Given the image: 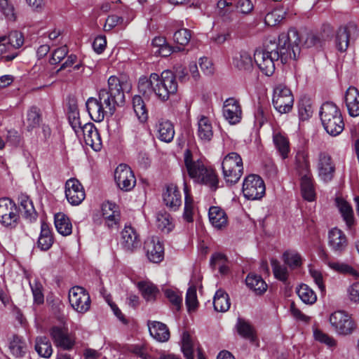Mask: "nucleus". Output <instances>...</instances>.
Returning a JSON list of instances; mask_svg holds the SVG:
<instances>
[{
	"mask_svg": "<svg viewBox=\"0 0 359 359\" xmlns=\"http://www.w3.org/2000/svg\"><path fill=\"white\" fill-rule=\"evenodd\" d=\"M320 117L324 129L329 135L337 136L343 131V118L339 109L334 103H324L320 111Z\"/></svg>",
	"mask_w": 359,
	"mask_h": 359,
	"instance_id": "3",
	"label": "nucleus"
},
{
	"mask_svg": "<svg viewBox=\"0 0 359 359\" xmlns=\"http://www.w3.org/2000/svg\"><path fill=\"white\" fill-rule=\"evenodd\" d=\"M150 335L159 342L167 341L170 339V332L165 324L158 321H149Z\"/></svg>",
	"mask_w": 359,
	"mask_h": 359,
	"instance_id": "26",
	"label": "nucleus"
},
{
	"mask_svg": "<svg viewBox=\"0 0 359 359\" xmlns=\"http://www.w3.org/2000/svg\"><path fill=\"white\" fill-rule=\"evenodd\" d=\"M191 37V32L187 29H181L175 32L173 39L174 41L181 45L186 46L189 43Z\"/></svg>",
	"mask_w": 359,
	"mask_h": 359,
	"instance_id": "58",
	"label": "nucleus"
},
{
	"mask_svg": "<svg viewBox=\"0 0 359 359\" xmlns=\"http://www.w3.org/2000/svg\"><path fill=\"white\" fill-rule=\"evenodd\" d=\"M182 351L187 359H194L193 343L188 332L184 331L182 335Z\"/></svg>",
	"mask_w": 359,
	"mask_h": 359,
	"instance_id": "51",
	"label": "nucleus"
},
{
	"mask_svg": "<svg viewBox=\"0 0 359 359\" xmlns=\"http://www.w3.org/2000/svg\"><path fill=\"white\" fill-rule=\"evenodd\" d=\"M6 140L8 145L17 147L20 145L22 138L18 131L15 129H11L7 130Z\"/></svg>",
	"mask_w": 359,
	"mask_h": 359,
	"instance_id": "61",
	"label": "nucleus"
},
{
	"mask_svg": "<svg viewBox=\"0 0 359 359\" xmlns=\"http://www.w3.org/2000/svg\"><path fill=\"white\" fill-rule=\"evenodd\" d=\"M156 224L158 229L166 233L170 232L174 227L172 218L166 212H160L156 214Z\"/></svg>",
	"mask_w": 359,
	"mask_h": 359,
	"instance_id": "40",
	"label": "nucleus"
},
{
	"mask_svg": "<svg viewBox=\"0 0 359 359\" xmlns=\"http://www.w3.org/2000/svg\"><path fill=\"white\" fill-rule=\"evenodd\" d=\"M254 57L247 51L242 50L235 54L233 57L232 64L238 71L250 74L254 69Z\"/></svg>",
	"mask_w": 359,
	"mask_h": 359,
	"instance_id": "19",
	"label": "nucleus"
},
{
	"mask_svg": "<svg viewBox=\"0 0 359 359\" xmlns=\"http://www.w3.org/2000/svg\"><path fill=\"white\" fill-rule=\"evenodd\" d=\"M329 321L338 334H350L355 328V324L351 316L343 311L333 312L330 316Z\"/></svg>",
	"mask_w": 359,
	"mask_h": 359,
	"instance_id": "9",
	"label": "nucleus"
},
{
	"mask_svg": "<svg viewBox=\"0 0 359 359\" xmlns=\"http://www.w3.org/2000/svg\"><path fill=\"white\" fill-rule=\"evenodd\" d=\"M18 207L13 208L6 215L0 219V222L6 227L15 228L19 221Z\"/></svg>",
	"mask_w": 359,
	"mask_h": 359,
	"instance_id": "55",
	"label": "nucleus"
},
{
	"mask_svg": "<svg viewBox=\"0 0 359 359\" xmlns=\"http://www.w3.org/2000/svg\"><path fill=\"white\" fill-rule=\"evenodd\" d=\"M318 170L319 177L324 182H327L332 180L335 172V166L328 154L325 152L319 154Z\"/></svg>",
	"mask_w": 359,
	"mask_h": 359,
	"instance_id": "13",
	"label": "nucleus"
},
{
	"mask_svg": "<svg viewBox=\"0 0 359 359\" xmlns=\"http://www.w3.org/2000/svg\"><path fill=\"white\" fill-rule=\"evenodd\" d=\"M344 100L348 114L352 117L359 116V91L353 87L350 86L346 91Z\"/></svg>",
	"mask_w": 359,
	"mask_h": 359,
	"instance_id": "20",
	"label": "nucleus"
},
{
	"mask_svg": "<svg viewBox=\"0 0 359 359\" xmlns=\"http://www.w3.org/2000/svg\"><path fill=\"white\" fill-rule=\"evenodd\" d=\"M65 196L68 202L72 205H78L85 199L84 189L78 180L71 178L66 182Z\"/></svg>",
	"mask_w": 359,
	"mask_h": 359,
	"instance_id": "11",
	"label": "nucleus"
},
{
	"mask_svg": "<svg viewBox=\"0 0 359 359\" xmlns=\"http://www.w3.org/2000/svg\"><path fill=\"white\" fill-rule=\"evenodd\" d=\"M55 226L57 232L62 236H69L72 232V225L69 218L62 212L55 215Z\"/></svg>",
	"mask_w": 359,
	"mask_h": 359,
	"instance_id": "33",
	"label": "nucleus"
},
{
	"mask_svg": "<svg viewBox=\"0 0 359 359\" xmlns=\"http://www.w3.org/2000/svg\"><path fill=\"white\" fill-rule=\"evenodd\" d=\"M0 9L6 18L11 21H15L16 15L13 4L8 0H0Z\"/></svg>",
	"mask_w": 359,
	"mask_h": 359,
	"instance_id": "59",
	"label": "nucleus"
},
{
	"mask_svg": "<svg viewBox=\"0 0 359 359\" xmlns=\"http://www.w3.org/2000/svg\"><path fill=\"white\" fill-rule=\"evenodd\" d=\"M184 191L185 194L184 217L187 222H190L193 220L194 206L192 199L189 196V190L186 182L184 183Z\"/></svg>",
	"mask_w": 359,
	"mask_h": 359,
	"instance_id": "53",
	"label": "nucleus"
},
{
	"mask_svg": "<svg viewBox=\"0 0 359 359\" xmlns=\"http://www.w3.org/2000/svg\"><path fill=\"white\" fill-rule=\"evenodd\" d=\"M68 118L72 128L78 135L83 126L80 121L79 109L75 104L70 105L69 107Z\"/></svg>",
	"mask_w": 359,
	"mask_h": 359,
	"instance_id": "47",
	"label": "nucleus"
},
{
	"mask_svg": "<svg viewBox=\"0 0 359 359\" xmlns=\"http://www.w3.org/2000/svg\"><path fill=\"white\" fill-rule=\"evenodd\" d=\"M163 201L166 206L176 210L182 204V196L176 185L171 184L167 186L163 194Z\"/></svg>",
	"mask_w": 359,
	"mask_h": 359,
	"instance_id": "24",
	"label": "nucleus"
},
{
	"mask_svg": "<svg viewBox=\"0 0 359 359\" xmlns=\"http://www.w3.org/2000/svg\"><path fill=\"white\" fill-rule=\"evenodd\" d=\"M68 299L72 309L79 313L90 310L91 299L87 290L81 286H74L69 291Z\"/></svg>",
	"mask_w": 359,
	"mask_h": 359,
	"instance_id": "7",
	"label": "nucleus"
},
{
	"mask_svg": "<svg viewBox=\"0 0 359 359\" xmlns=\"http://www.w3.org/2000/svg\"><path fill=\"white\" fill-rule=\"evenodd\" d=\"M54 242L53 233L49 225L42 222L41 224V232L38 238L37 245L43 251L49 250Z\"/></svg>",
	"mask_w": 359,
	"mask_h": 359,
	"instance_id": "31",
	"label": "nucleus"
},
{
	"mask_svg": "<svg viewBox=\"0 0 359 359\" xmlns=\"http://www.w3.org/2000/svg\"><path fill=\"white\" fill-rule=\"evenodd\" d=\"M300 181L301 191L304 198L309 201H313L315 199L316 194L312 176L300 178Z\"/></svg>",
	"mask_w": 359,
	"mask_h": 359,
	"instance_id": "43",
	"label": "nucleus"
},
{
	"mask_svg": "<svg viewBox=\"0 0 359 359\" xmlns=\"http://www.w3.org/2000/svg\"><path fill=\"white\" fill-rule=\"evenodd\" d=\"M35 350L37 353L43 358H48L53 353V348L50 340L45 336L36 338Z\"/></svg>",
	"mask_w": 359,
	"mask_h": 359,
	"instance_id": "36",
	"label": "nucleus"
},
{
	"mask_svg": "<svg viewBox=\"0 0 359 359\" xmlns=\"http://www.w3.org/2000/svg\"><path fill=\"white\" fill-rule=\"evenodd\" d=\"M265 184L257 175H248L243 180L242 191L248 200H259L265 194Z\"/></svg>",
	"mask_w": 359,
	"mask_h": 359,
	"instance_id": "8",
	"label": "nucleus"
},
{
	"mask_svg": "<svg viewBox=\"0 0 359 359\" xmlns=\"http://www.w3.org/2000/svg\"><path fill=\"white\" fill-rule=\"evenodd\" d=\"M213 305L215 310L218 312L227 311L231 306L229 294L224 290L219 289L215 294Z\"/></svg>",
	"mask_w": 359,
	"mask_h": 359,
	"instance_id": "34",
	"label": "nucleus"
},
{
	"mask_svg": "<svg viewBox=\"0 0 359 359\" xmlns=\"http://www.w3.org/2000/svg\"><path fill=\"white\" fill-rule=\"evenodd\" d=\"M285 14V12L281 9L276 8L266 15L264 18L265 24L271 27L276 26L284 18Z\"/></svg>",
	"mask_w": 359,
	"mask_h": 359,
	"instance_id": "56",
	"label": "nucleus"
},
{
	"mask_svg": "<svg viewBox=\"0 0 359 359\" xmlns=\"http://www.w3.org/2000/svg\"><path fill=\"white\" fill-rule=\"evenodd\" d=\"M271 264L275 277L283 282H285L288 277L287 268L280 264L276 259H271Z\"/></svg>",
	"mask_w": 359,
	"mask_h": 359,
	"instance_id": "54",
	"label": "nucleus"
},
{
	"mask_svg": "<svg viewBox=\"0 0 359 359\" xmlns=\"http://www.w3.org/2000/svg\"><path fill=\"white\" fill-rule=\"evenodd\" d=\"M348 241L345 233L337 228L332 229L328 233V245L336 254H341L347 247Z\"/></svg>",
	"mask_w": 359,
	"mask_h": 359,
	"instance_id": "18",
	"label": "nucleus"
},
{
	"mask_svg": "<svg viewBox=\"0 0 359 359\" xmlns=\"http://www.w3.org/2000/svg\"><path fill=\"white\" fill-rule=\"evenodd\" d=\"M112 205H105L102 207V216L105 224L109 228L116 227L120 220V214L112 208Z\"/></svg>",
	"mask_w": 359,
	"mask_h": 359,
	"instance_id": "37",
	"label": "nucleus"
},
{
	"mask_svg": "<svg viewBox=\"0 0 359 359\" xmlns=\"http://www.w3.org/2000/svg\"><path fill=\"white\" fill-rule=\"evenodd\" d=\"M222 168L224 179L228 185L236 184L243 174V163L236 152L226 154L222 161Z\"/></svg>",
	"mask_w": 359,
	"mask_h": 359,
	"instance_id": "4",
	"label": "nucleus"
},
{
	"mask_svg": "<svg viewBox=\"0 0 359 359\" xmlns=\"http://www.w3.org/2000/svg\"><path fill=\"white\" fill-rule=\"evenodd\" d=\"M294 98L290 89L285 84L279 83L273 89L272 103L280 114L289 112L293 105Z\"/></svg>",
	"mask_w": 359,
	"mask_h": 359,
	"instance_id": "6",
	"label": "nucleus"
},
{
	"mask_svg": "<svg viewBox=\"0 0 359 359\" xmlns=\"http://www.w3.org/2000/svg\"><path fill=\"white\" fill-rule=\"evenodd\" d=\"M137 285L142 296L147 301L154 299L156 294L158 292L157 287L151 283L142 281L139 282Z\"/></svg>",
	"mask_w": 359,
	"mask_h": 359,
	"instance_id": "49",
	"label": "nucleus"
},
{
	"mask_svg": "<svg viewBox=\"0 0 359 359\" xmlns=\"http://www.w3.org/2000/svg\"><path fill=\"white\" fill-rule=\"evenodd\" d=\"M197 135L203 142H208L211 140L213 136L212 126L210 119L202 115L198 119Z\"/></svg>",
	"mask_w": 359,
	"mask_h": 359,
	"instance_id": "29",
	"label": "nucleus"
},
{
	"mask_svg": "<svg viewBox=\"0 0 359 359\" xmlns=\"http://www.w3.org/2000/svg\"><path fill=\"white\" fill-rule=\"evenodd\" d=\"M328 265L336 271L358 276V272L348 264L339 262H329Z\"/></svg>",
	"mask_w": 359,
	"mask_h": 359,
	"instance_id": "63",
	"label": "nucleus"
},
{
	"mask_svg": "<svg viewBox=\"0 0 359 359\" xmlns=\"http://www.w3.org/2000/svg\"><path fill=\"white\" fill-rule=\"evenodd\" d=\"M157 137L165 142H170L175 135V130L172 123L169 121H161L156 125Z\"/></svg>",
	"mask_w": 359,
	"mask_h": 359,
	"instance_id": "32",
	"label": "nucleus"
},
{
	"mask_svg": "<svg viewBox=\"0 0 359 359\" xmlns=\"http://www.w3.org/2000/svg\"><path fill=\"white\" fill-rule=\"evenodd\" d=\"M50 336L57 346H60L65 350L71 349L74 341L70 336L62 328L54 327L50 330Z\"/></svg>",
	"mask_w": 359,
	"mask_h": 359,
	"instance_id": "25",
	"label": "nucleus"
},
{
	"mask_svg": "<svg viewBox=\"0 0 359 359\" xmlns=\"http://www.w3.org/2000/svg\"><path fill=\"white\" fill-rule=\"evenodd\" d=\"M121 245L126 252H133L140 247V239L136 230L130 225L121 231Z\"/></svg>",
	"mask_w": 359,
	"mask_h": 359,
	"instance_id": "14",
	"label": "nucleus"
},
{
	"mask_svg": "<svg viewBox=\"0 0 359 359\" xmlns=\"http://www.w3.org/2000/svg\"><path fill=\"white\" fill-rule=\"evenodd\" d=\"M357 29L354 25L340 27L336 35V46L340 52L347 50L350 40L357 36Z\"/></svg>",
	"mask_w": 359,
	"mask_h": 359,
	"instance_id": "17",
	"label": "nucleus"
},
{
	"mask_svg": "<svg viewBox=\"0 0 359 359\" xmlns=\"http://www.w3.org/2000/svg\"><path fill=\"white\" fill-rule=\"evenodd\" d=\"M114 180L117 186L124 191L132 190L136 184V180L132 170L126 164H120L116 168Z\"/></svg>",
	"mask_w": 359,
	"mask_h": 359,
	"instance_id": "10",
	"label": "nucleus"
},
{
	"mask_svg": "<svg viewBox=\"0 0 359 359\" xmlns=\"http://www.w3.org/2000/svg\"><path fill=\"white\" fill-rule=\"evenodd\" d=\"M299 41L296 29H290L287 33L283 32L278 36V42L269 41L262 48H257L254 53V61L261 72L271 76L276 69V62L280 59L283 64L289 60H296L299 56Z\"/></svg>",
	"mask_w": 359,
	"mask_h": 359,
	"instance_id": "1",
	"label": "nucleus"
},
{
	"mask_svg": "<svg viewBox=\"0 0 359 359\" xmlns=\"http://www.w3.org/2000/svg\"><path fill=\"white\" fill-rule=\"evenodd\" d=\"M223 116L231 125L238 123L242 118L241 106L234 97L227 98L223 104Z\"/></svg>",
	"mask_w": 359,
	"mask_h": 359,
	"instance_id": "12",
	"label": "nucleus"
},
{
	"mask_svg": "<svg viewBox=\"0 0 359 359\" xmlns=\"http://www.w3.org/2000/svg\"><path fill=\"white\" fill-rule=\"evenodd\" d=\"M6 41L12 48H19L24 43V38L22 33L18 31L11 32L8 36H0V41Z\"/></svg>",
	"mask_w": 359,
	"mask_h": 359,
	"instance_id": "50",
	"label": "nucleus"
},
{
	"mask_svg": "<svg viewBox=\"0 0 359 359\" xmlns=\"http://www.w3.org/2000/svg\"><path fill=\"white\" fill-rule=\"evenodd\" d=\"M295 170L300 178L312 176L308 154L299 151L295 156Z\"/></svg>",
	"mask_w": 359,
	"mask_h": 359,
	"instance_id": "28",
	"label": "nucleus"
},
{
	"mask_svg": "<svg viewBox=\"0 0 359 359\" xmlns=\"http://www.w3.org/2000/svg\"><path fill=\"white\" fill-rule=\"evenodd\" d=\"M18 199L21 211L23 212V217L29 221L36 219V212L29 198L26 195H21Z\"/></svg>",
	"mask_w": 359,
	"mask_h": 359,
	"instance_id": "38",
	"label": "nucleus"
},
{
	"mask_svg": "<svg viewBox=\"0 0 359 359\" xmlns=\"http://www.w3.org/2000/svg\"><path fill=\"white\" fill-rule=\"evenodd\" d=\"M11 353L16 358L22 357L27 351V345L22 337L13 335L9 342Z\"/></svg>",
	"mask_w": 359,
	"mask_h": 359,
	"instance_id": "39",
	"label": "nucleus"
},
{
	"mask_svg": "<svg viewBox=\"0 0 359 359\" xmlns=\"http://www.w3.org/2000/svg\"><path fill=\"white\" fill-rule=\"evenodd\" d=\"M157 79V74L152 73L149 77H141L138 81V90L144 97L149 99L153 95L156 96L155 81Z\"/></svg>",
	"mask_w": 359,
	"mask_h": 359,
	"instance_id": "27",
	"label": "nucleus"
},
{
	"mask_svg": "<svg viewBox=\"0 0 359 359\" xmlns=\"http://www.w3.org/2000/svg\"><path fill=\"white\" fill-rule=\"evenodd\" d=\"M246 285L257 294H262L266 292L267 285L260 276L250 273L245 279Z\"/></svg>",
	"mask_w": 359,
	"mask_h": 359,
	"instance_id": "35",
	"label": "nucleus"
},
{
	"mask_svg": "<svg viewBox=\"0 0 359 359\" xmlns=\"http://www.w3.org/2000/svg\"><path fill=\"white\" fill-rule=\"evenodd\" d=\"M283 259L285 264L292 269H297L302 265V257L296 252H285L283 255Z\"/></svg>",
	"mask_w": 359,
	"mask_h": 359,
	"instance_id": "52",
	"label": "nucleus"
},
{
	"mask_svg": "<svg viewBox=\"0 0 359 359\" xmlns=\"http://www.w3.org/2000/svg\"><path fill=\"white\" fill-rule=\"evenodd\" d=\"M123 83L118 77L111 76L108 79V88L107 91L111 93L113 95L118 97L119 99L125 100V95L123 93L124 86Z\"/></svg>",
	"mask_w": 359,
	"mask_h": 359,
	"instance_id": "41",
	"label": "nucleus"
},
{
	"mask_svg": "<svg viewBox=\"0 0 359 359\" xmlns=\"http://www.w3.org/2000/svg\"><path fill=\"white\" fill-rule=\"evenodd\" d=\"M273 140L283 158H286L290 151L289 141L287 137L281 133H276L273 135Z\"/></svg>",
	"mask_w": 359,
	"mask_h": 359,
	"instance_id": "45",
	"label": "nucleus"
},
{
	"mask_svg": "<svg viewBox=\"0 0 359 359\" xmlns=\"http://www.w3.org/2000/svg\"><path fill=\"white\" fill-rule=\"evenodd\" d=\"M208 217L212 225L217 229H220L227 225V215L224 210L219 207H210L209 208Z\"/></svg>",
	"mask_w": 359,
	"mask_h": 359,
	"instance_id": "30",
	"label": "nucleus"
},
{
	"mask_svg": "<svg viewBox=\"0 0 359 359\" xmlns=\"http://www.w3.org/2000/svg\"><path fill=\"white\" fill-rule=\"evenodd\" d=\"M337 203L339 211L344 220L346 222L347 227L348 229H351L355 223L353 210L351 206L346 201L343 200H338Z\"/></svg>",
	"mask_w": 359,
	"mask_h": 359,
	"instance_id": "42",
	"label": "nucleus"
},
{
	"mask_svg": "<svg viewBox=\"0 0 359 359\" xmlns=\"http://www.w3.org/2000/svg\"><path fill=\"white\" fill-rule=\"evenodd\" d=\"M42 121V113L39 108L36 106L30 107L27 112L23 124L25 130L32 133L34 129L39 127Z\"/></svg>",
	"mask_w": 359,
	"mask_h": 359,
	"instance_id": "21",
	"label": "nucleus"
},
{
	"mask_svg": "<svg viewBox=\"0 0 359 359\" xmlns=\"http://www.w3.org/2000/svg\"><path fill=\"white\" fill-rule=\"evenodd\" d=\"M184 164L189 177L196 182L203 184L212 190L218 187L219 180L215 172L207 168L200 159L194 160L189 149L184 154Z\"/></svg>",
	"mask_w": 359,
	"mask_h": 359,
	"instance_id": "2",
	"label": "nucleus"
},
{
	"mask_svg": "<svg viewBox=\"0 0 359 359\" xmlns=\"http://www.w3.org/2000/svg\"><path fill=\"white\" fill-rule=\"evenodd\" d=\"M165 294L169 301L179 310L182 303V297L179 292L170 289L165 290Z\"/></svg>",
	"mask_w": 359,
	"mask_h": 359,
	"instance_id": "64",
	"label": "nucleus"
},
{
	"mask_svg": "<svg viewBox=\"0 0 359 359\" xmlns=\"http://www.w3.org/2000/svg\"><path fill=\"white\" fill-rule=\"evenodd\" d=\"M97 100L111 115L114 114L116 105L123 104L124 103L123 100L119 99L111 93L108 92L107 88L101 89L99 91Z\"/></svg>",
	"mask_w": 359,
	"mask_h": 359,
	"instance_id": "22",
	"label": "nucleus"
},
{
	"mask_svg": "<svg viewBox=\"0 0 359 359\" xmlns=\"http://www.w3.org/2000/svg\"><path fill=\"white\" fill-rule=\"evenodd\" d=\"M87 145L91 147L95 151H100L102 148L100 135L93 123H85L80 130Z\"/></svg>",
	"mask_w": 359,
	"mask_h": 359,
	"instance_id": "16",
	"label": "nucleus"
},
{
	"mask_svg": "<svg viewBox=\"0 0 359 359\" xmlns=\"http://www.w3.org/2000/svg\"><path fill=\"white\" fill-rule=\"evenodd\" d=\"M86 106L90 117L95 122H101L105 114L108 112L101 102L95 97H89L86 102Z\"/></svg>",
	"mask_w": 359,
	"mask_h": 359,
	"instance_id": "23",
	"label": "nucleus"
},
{
	"mask_svg": "<svg viewBox=\"0 0 359 359\" xmlns=\"http://www.w3.org/2000/svg\"><path fill=\"white\" fill-rule=\"evenodd\" d=\"M133 105L134 111L141 122H144L147 119V111L144 102L140 95H135L133 98Z\"/></svg>",
	"mask_w": 359,
	"mask_h": 359,
	"instance_id": "48",
	"label": "nucleus"
},
{
	"mask_svg": "<svg viewBox=\"0 0 359 359\" xmlns=\"http://www.w3.org/2000/svg\"><path fill=\"white\" fill-rule=\"evenodd\" d=\"M236 329L238 334L245 339H249L251 342L256 340L252 327L245 320L238 318L236 323Z\"/></svg>",
	"mask_w": 359,
	"mask_h": 359,
	"instance_id": "44",
	"label": "nucleus"
},
{
	"mask_svg": "<svg viewBox=\"0 0 359 359\" xmlns=\"http://www.w3.org/2000/svg\"><path fill=\"white\" fill-rule=\"evenodd\" d=\"M313 336L316 340L326 344L328 347L332 348L337 346V341L332 337L329 336L320 330H315L313 331Z\"/></svg>",
	"mask_w": 359,
	"mask_h": 359,
	"instance_id": "57",
	"label": "nucleus"
},
{
	"mask_svg": "<svg viewBox=\"0 0 359 359\" xmlns=\"http://www.w3.org/2000/svg\"><path fill=\"white\" fill-rule=\"evenodd\" d=\"M29 285L31 287L34 302L37 304H43L44 301V296L42 292L41 284L39 281L34 280L33 283H29Z\"/></svg>",
	"mask_w": 359,
	"mask_h": 359,
	"instance_id": "60",
	"label": "nucleus"
},
{
	"mask_svg": "<svg viewBox=\"0 0 359 359\" xmlns=\"http://www.w3.org/2000/svg\"><path fill=\"white\" fill-rule=\"evenodd\" d=\"M144 250L149 260L154 263L161 262L164 257V248L158 238L152 237L144 243Z\"/></svg>",
	"mask_w": 359,
	"mask_h": 359,
	"instance_id": "15",
	"label": "nucleus"
},
{
	"mask_svg": "<svg viewBox=\"0 0 359 359\" xmlns=\"http://www.w3.org/2000/svg\"><path fill=\"white\" fill-rule=\"evenodd\" d=\"M186 304L189 311L194 310L197 307L198 300L196 287L191 286L187 290L186 294Z\"/></svg>",
	"mask_w": 359,
	"mask_h": 359,
	"instance_id": "62",
	"label": "nucleus"
},
{
	"mask_svg": "<svg viewBox=\"0 0 359 359\" xmlns=\"http://www.w3.org/2000/svg\"><path fill=\"white\" fill-rule=\"evenodd\" d=\"M297 293L302 301L307 304H313L317 299L315 292L306 284H302L297 288Z\"/></svg>",
	"mask_w": 359,
	"mask_h": 359,
	"instance_id": "46",
	"label": "nucleus"
},
{
	"mask_svg": "<svg viewBox=\"0 0 359 359\" xmlns=\"http://www.w3.org/2000/svg\"><path fill=\"white\" fill-rule=\"evenodd\" d=\"M156 97L162 101H166L171 95L177 91L178 84L174 73L170 70L163 71L161 75L157 74L155 81Z\"/></svg>",
	"mask_w": 359,
	"mask_h": 359,
	"instance_id": "5",
	"label": "nucleus"
}]
</instances>
